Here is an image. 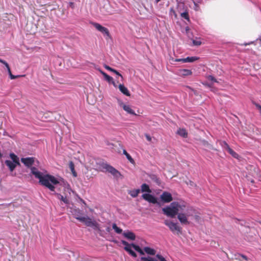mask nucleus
Instances as JSON below:
<instances>
[{
    "instance_id": "obj_1",
    "label": "nucleus",
    "mask_w": 261,
    "mask_h": 261,
    "mask_svg": "<svg viewBox=\"0 0 261 261\" xmlns=\"http://www.w3.org/2000/svg\"><path fill=\"white\" fill-rule=\"evenodd\" d=\"M162 211L164 215L172 218L177 215V219L182 225H189V218L193 216L195 214V210L188 206L184 201L172 202L169 205L163 208Z\"/></svg>"
},
{
    "instance_id": "obj_2",
    "label": "nucleus",
    "mask_w": 261,
    "mask_h": 261,
    "mask_svg": "<svg viewBox=\"0 0 261 261\" xmlns=\"http://www.w3.org/2000/svg\"><path fill=\"white\" fill-rule=\"evenodd\" d=\"M34 161L35 159L33 157L22 158L21 159V163L26 167L30 168L31 173L34 175L35 178L39 180V182L41 185L48 188L51 191L55 192V186L59 183L58 179L53 175L48 174H43L41 172L38 171L36 167H32Z\"/></svg>"
},
{
    "instance_id": "obj_3",
    "label": "nucleus",
    "mask_w": 261,
    "mask_h": 261,
    "mask_svg": "<svg viewBox=\"0 0 261 261\" xmlns=\"http://www.w3.org/2000/svg\"><path fill=\"white\" fill-rule=\"evenodd\" d=\"M74 218L80 222L84 223L87 226L94 228L96 223L87 216H83V211L79 208H73L71 211Z\"/></svg>"
},
{
    "instance_id": "obj_4",
    "label": "nucleus",
    "mask_w": 261,
    "mask_h": 261,
    "mask_svg": "<svg viewBox=\"0 0 261 261\" xmlns=\"http://www.w3.org/2000/svg\"><path fill=\"white\" fill-rule=\"evenodd\" d=\"M95 162L94 168L96 170L114 175V168L105 160L100 158L96 159Z\"/></svg>"
},
{
    "instance_id": "obj_5",
    "label": "nucleus",
    "mask_w": 261,
    "mask_h": 261,
    "mask_svg": "<svg viewBox=\"0 0 261 261\" xmlns=\"http://www.w3.org/2000/svg\"><path fill=\"white\" fill-rule=\"evenodd\" d=\"M164 223L166 226L168 227L170 230L173 233H176L178 234L181 233L182 228L177 223L174 222L170 220L166 219L164 221Z\"/></svg>"
},
{
    "instance_id": "obj_6",
    "label": "nucleus",
    "mask_w": 261,
    "mask_h": 261,
    "mask_svg": "<svg viewBox=\"0 0 261 261\" xmlns=\"http://www.w3.org/2000/svg\"><path fill=\"white\" fill-rule=\"evenodd\" d=\"M91 24L97 31H99L103 34L104 37L107 41H108L109 39L112 40V37L110 36L109 31L107 28L96 22H91Z\"/></svg>"
},
{
    "instance_id": "obj_7",
    "label": "nucleus",
    "mask_w": 261,
    "mask_h": 261,
    "mask_svg": "<svg viewBox=\"0 0 261 261\" xmlns=\"http://www.w3.org/2000/svg\"><path fill=\"white\" fill-rule=\"evenodd\" d=\"M118 104V105L123 108V109L126 111L127 113L133 115H136V114L134 112V110H133L130 107L129 105H126L125 103H124L121 100L118 99H117Z\"/></svg>"
},
{
    "instance_id": "obj_8",
    "label": "nucleus",
    "mask_w": 261,
    "mask_h": 261,
    "mask_svg": "<svg viewBox=\"0 0 261 261\" xmlns=\"http://www.w3.org/2000/svg\"><path fill=\"white\" fill-rule=\"evenodd\" d=\"M161 200L165 203H169L172 201L171 194L168 192H164L160 196Z\"/></svg>"
},
{
    "instance_id": "obj_9",
    "label": "nucleus",
    "mask_w": 261,
    "mask_h": 261,
    "mask_svg": "<svg viewBox=\"0 0 261 261\" xmlns=\"http://www.w3.org/2000/svg\"><path fill=\"white\" fill-rule=\"evenodd\" d=\"M142 197L144 200L147 201L148 202H149L150 203H151L153 204L158 203L156 198L151 194H147V193L143 194L142 195Z\"/></svg>"
},
{
    "instance_id": "obj_10",
    "label": "nucleus",
    "mask_w": 261,
    "mask_h": 261,
    "mask_svg": "<svg viewBox=\"0 0 261 261\" xmlns=\"http://www.w3.org/2000/svg\"><path fill=\"white\" fill-rule=\"evenodd\" d=\"M122 243L123 245L125 246L124 249L127 252H128V253L131 255L132 256L134 257H137V254L132 250V247L130 244H128L127 242L125 241H122Z\"/></svg>"
},
{
    "instance_id": "obj_11",
    "label": "nucleus",
    "mask_w": 261,
    "mask_h": 261,
    "mask_svg": "<svg viewBox=\"0 0 261 261\" xmlns=\"http://www.w3.org/2000/svg\"><path fill=\"white\" fill-rule=\"evenodd\" d=\"M198 59L196 57H188L186 58H180L175 59V61L179 62L181 63H193Z\"/></svg>"
},
{
    "instance_id": "obj_12",
    "label": "nucleus",
    "mask_w": 261,
    "mask_h": 261,
    "mask_svg": "<svg viewBox=\"0 0 261 261\" xmlns=\"http://www.w3.org/2000/svg\"><path fill=\"white\" fill-rule=\"evenodd\" d=\"M192 73L191 70L185 69H179L177 72V74L180 76H187L190 75Z\"/></svg>"
},
{
    "instance_id": "obj_13",
    "label": "nucleus",
    "mask_w": 261,
    "mask_h": 261,
    "mask_svg": "<svg viewBox=\"0 0 261 261\" xmlns=\"http://www.w3.org/2000/svg\"><path fill=\"white\" fill-rule=\"evenodd\" d=\"M123 236L128 240H135L136 239V236L134 233L131 231L124 232Z\"/></svg>"
},
{
    "instance_id": "obj_14",
    "label": "nucleus",
    "mask_w": 261,
    "mask_h": 261,
    "mask_svg": "<svg viewBox=\"0 0 261 261\" xmlns=\"http://www.w3.org/2000/svg\"><path fill=\"white\" fill-rule=\"evenodd\" d=\"M101 74L103 75L105 80L107 81L109 83L112 84L114 85V81H113V79L112 77L109 76L105 72L100 70Z\"/></svg>"
},
{
    "instance_id": "obj_15",
    "label": "nucleus",
    "mask_w": 261,
    "mask_h": 261,
    "mask_svg": "<svg viewBox=\"0 0 261 261\" xmlns=\"http://www.w3.org/2000/svg\"><path fill=\"white\" fill-rule=\"evenodd\" d=\"M119 90L126 96H130V93L126 87H125L123 85L120 84L119 85Z\"/></svg>"
},
{
    "instance_id": "obj_16",
    "label": "nucleus",
    "mask_w": 261,
    "mask_h": 261,
    "mask_svg": "<svg viewBox=\"0 0 261 261\" xmlns=\"http://www.w3.org/2000/svg\"><path fill=\"white\" fill-rule=\"evenodd\" d=\"M5 163L11 171H13L16 167V164L10 160H6Z\"/></svg>"
},
{
    "instance_id": "obj_17",
    "label": "nucleus",
    "mask_w": 261,
    "mask_h": 261,
    "mask_svg": "<svg viewBox=\"0 0 261 261\" xmlns=\"http://www.w3.org/2000/svg\"><path fill=\"white\" fill-rule=\"evenodd\" d=\"M7 67V69L8 70L9 76L11 80L15 79L17 77L23 76L24 75H21V74H17V75H14L12 73L11 68H10V66H6Z\"/></svg>"
},
{
    "instance_id": "obj_18",
    "label": "nucleus",
    "mask_w": 261,
    "mask_h": 261,
    "mask_svg": "<svg viewBox=\"0 0 261 261\" xmlns=\"http://www.w3.org/2000/svg\"><path fill=\"white\" fill-rule=\"evenodd\" d=\"M144 251L148 254L154 255L155 254L156 251L150 247H145L144 248Z\"/></svg>"
},
{
    "instance_id": "obj_19",
    "label": "nucleus",
    "mask_w": 261,
    "mask_h": 261,
    "mask_svg": "<svg viewBox=\"0 0 261 261\" xmlns=\"http://www.w3.org/2000/svg\"><path fill=\"white\" fill-rule=\"evenodd\" d=\"M140 192V189H135L130 191L128 193L133 197H136Z\"/></svg>"
},
{
    "instance_id": "obj_20",
    "label": "nucleus",
    "mask_w": 261,
    "mask_h": 261,
    "mask_svg": "<svg viewBox=\"0 0 261 261\" xmlns=\"http://www.w3.org/2000/svg\"><path fill=\"white\" fill-rule=\"evenodd\" d=\"M150 178L155 182L158 185H160L161 184V181L160 179L154 174H151L149 176Z\"/></svg>"
},
{
    "instance_id": "obj_21",
    "label": "nucleus",
    "mask_w": 261,
    "mask_h": 261,
    "mask_svg": "<svg viewBox=\"0 0 261 261\" xmlns=\"http://www.w3.org/2000/svg\"><path fill=\"white\" fill-rule=\"evenodd\" d=\"M130 245L132 248H133L136 251L138 252L140 254H144L143 251L140 248V247L139 246L136 245L134 244H131Z\"/></svg>"
},
{
    "instance_id": "obj_22",
    "label": "nucleus",
    "mask_w": 261,
    "mask_h": 261,
    "mask_svg": "<svg viewBox=\"0 0 261 261\" xmlns=\"http://www.w3.org/2000/svg\"><path fill=\"white\" fill-rule=\"evenodd\" d=\"M177 133L180 136L186 138L188 136V133L185 129H179Z\"/></svg>"
},
{
    "instance_id": "obj_23",
    "label": "nucleus",
    "mask_w": 261,
    "mask_h": 261,
    "mask_svg": "<svg viewBox=\"0 0 261 261\" xmlns=\"http://www.w3.org/2000/svg\"><path fill=\"white\" fill-rule=\"evenodd\" d=\"M11 159L12 160V162L17 164H19V159L17 155H16L14 153H11L10 154Z\"/></svg>"
},
{
    "instance_id": "obj_24",
    "label": "nucleus",
    "mask_w": 261,
    "mask_h": 261,
    "mask_svg": "<svg viewBox=\"0 0 261 261\" xmlns=\"http://www.w3.org/2000/svg\"><path fill=\"white\" fill-rule=\"evenodd\" d=\"M123 153L125 155L127 160L132 163L134 164L135 161L134 159L132 158V156L126 152L125 149H123Z\"/></svg>"
},
{
    "instance_id": "obj_25",
    "label": "nucleus",
    "mask_w": 261,
    "mask_h": 261,
    "mask_svg": "<svg viewBox=\"0 0 261 261\" xmlns=\"http://www.w3.org/2000/svg\"><path fill=\"white\" fill-rule=\"evenodd\" d=\"M123 177V176L118 170L115 169V179L119 181L122 180Z\"/></svg>"
},
{
    "instance_id": "obj_26",
    "label": "nucleus",
    "mask_w": 261,
    "mask_h": 261,
    "mask_svg": "<svg viewBox=\"0 0 261 261\" xmlns=\"http://www.w3.org/2000/svg\"><path fill=\"white\" fill-rule=\"evenodd\" d=\"M13 261H24V257L21 254H17L16 256L13 258Z\"/></svg>"
},
{
    "instance_id": "obj_27",
    "label": "nucleus",
    "mask_w": 261,
    "mask_h": 261,
    "mask_svg": "<svg viewBox=\"0 0 261 261\" xmlns=\"http://www.w3.org/2000/svg\"><path fill=\"white\" fill-rule=\"evenodd\" d=\"M141 191L142 192H151L149 186L146 184H143L141 185Z\"/></svg>"
},
{
    "instance_id": "obj_28",
    "label": "nucleus",
    "mask_w": 261,
    "mask_h": 261,
    "mask_svg": "<svg viewBox=\"0 0 261 261\" xmlns=\"http://www.w3.org/2000/svg\"><path fill=\"white\" fill-rule=\"evenodd\" d=\"M141 261H158L156 258H154L150 256L148 257H141Z\"/></svg>"
},
{
    "instance_id": "obj_29",
    "label": "nucleus",
    "mask_w": 261,
    "mask_h": 261,
    "mask_svg": "<svg viewBox=\"0 0 261 261\" xmlns=\"http://www.w3.org/2000/svg\"><path fill=\"white\" fill-rule=\"evenodd\" d=\"M228 152L234 158H238L239 155L234 151L232 149L229 148V150H228Z\"/></svg>"
},
{
    "instance_id": "obj_30",
    "label": "nucleus",
    "mask_w": 261,
    "mask_h": 261,
    "mask_svg": "<svg viewBox=\"0 0 261 261\" xmlns=\"http://www.w3.org/2000/svg\"><path fill=\"white\" fill-rule=\"evenodd\" d=\"M180 16L182 18L186 19V20H189V17L188 12L187 11H185L180 14Z\"/></svg>"
},
{
    "instance_id": "obj_31",
    "label": "nucleus",
    "mask_w": 261,
    "mask_h": 261,
    "mask_svg": "<svg viewBox=\"0 0 261 261\" xmlns=\"http://www.w3.org/2000/svg\"><path fill=\"white\" fill-rule=\"evenodd\" d=\"M156 258L158 261H167L164 256L159 254L156 255Z\"/></svg>"
},
{
    "instance_id": "obj_32",
    "label": "nucleus",
    "mask_w": 261,
    "mask_h": 261,
    "mask_svg": "<svg viewBox=\"0 0 261 261\" xmlns=\"http://www.w3.org/2000/svg\"><path fill=\"white\" fill-rule=\"evenodd\" d=\"M221 146L222 147L226 150H228L229 148H230L228 145V144L226 142H222L221 143Z\"/></svg>"
},
{
    "instance_id": "obj_33",
    "label": "nucleus",
    "mask_w": 261,
    "mask_h": 261,
    "mask_svg": "<svg viewBox=\"0 0 261 261\" xmlns=\"http://www.w3.org/2000/svg\"><path fill=\"white\" fill-rule=\"evenodd\" d=\"M58 196L59 199H60L61 201H63L65 203H68V200L66 197H64L61 194H58Z\"/></svg>"
},
{
    "instance_id": "obj_34",
    "label": "nucleus",
    "mask_w": 261,
    "mask_h": 261,
    "mask_svg": "<svg viewBox=\"0 0 261 261\" xmlns=\"http://www.w3.org/2000/svg\"><path fill=\"white\" fill-rule=\"evenodd\" d=\"M193 44L194 45L198 46L201 44V42L200 40H193Z\"/></svg>"
},
{
    "instance_id": "obj_35",
    "label": "nucleus",
    "mask_w": 261,
    "mask_h": 261,
    "mask_svg": "<svg viewBox=\"0 0 261 261\" xmlns=\"http://www.w3.org/2000/svg\"><path fill=\"white\" fill-rule=\"evenodd\" d=\"M207 79H208V80L211 81H212L213 82H215V83L217 82V80L212 75L208 76H207Z\"/></svg>"
},
{
    "instance_id": "obj_36",
    "label": "nucleus",
    "mask_w": 261,
    "mask_h": 261,
    "mask_svg": "<svg viewBox=\"0 0 261 261\" xmlns=\"http://www.w3.org/2000/svg\"><path fill=\"white\" fill-rule=\"evenodd\" d=\"M119 77L122 81L123 79L122 76L117 71L115 70V78L119 79Z\"/></svg>"
},
{
    "instance_id": "obj_37",
    "label": "nucleus",
    "mask_w": 261,
    "mask_h": 261,
    "mask_svg": "<svg viewBox=\"0 0 261 261\" xmlns=\"http://www.w3.org/2000/svg\"><path fill=\"white\" fill-rule=\"evenodd\" d=\"M115 232H116L117 233H119V234L121 233L122 232V230L121 228L117 227L116 224H115Z\"/></svg>"
},
{
    "instance_id": "obj_38",
    "label": "nucleus",
    "mask_w": 261,
    "mask_h": 261,
    "mask_svg": "<svg viewBox=\"0 0 261 261\" xmlns=\"http://www.w3.org/2000/svg\"><path fill=\"white\" fill-rule=\"evenodd\" d=\"M69 166V168L71 171H73L74 170V164L72 162H70Z\"/></svg>"
},
{
    "instance_id": "obj_39",
    "label": "nucleus",
    "mask_w": 261,
    "mask_h": 261,
    "mask_svg": "<svg viewBox=\"0 0 261 261\" xmlns=\"http://www.w3.org/2000/svg\"><path fill=\"white\" fill-rule=\"evenodd\" d=\"M194 9L196 11H198L199 9V6L198 5V4H196L195 2H194Z\"/></svg>"
},
{
    "instance_id": "obj_40",
    "label": "nucleus",
    "mask_w": 261,
    "mask_h": 261,
    "mask_svg": "<svg viewBox=\"0 0 261 261\" xmlns=\"http://www.w3.org/2000/svg\"><path fill=\"white\" fill-rule=\"evenodd\" d=\"M254 105L256 108L259 110L260 114L261 115V106L256 103H255Z\"/></svg>"
},
{
    "instance_id": "obj_41",
    "label": "nucleus",
    "mask_w": 261,
    "mask_h": 261,
    "mask_svg": "<svg viewBox=\"0 0 261 261\" xmlns=\"http://www.w3.org/2000/svg\"><path fill=\"white\" fill-rule=\"evenodd\" d=\"M145 137H146V139L148 141H151V137L148 135V134H145Z\"/></svg>"
},
{
    "instance_id": "obj_42",
    "label": "nucleus",
    "mask_w": 261,
    "mask_h": 261,
    "mask_svg": "<svg viewBox=\"0 0 261 261\" xmlns=\"http://www.w3.org/2000/svg\"><path fill=\"white\" fill-rule=\"evenodd\" d=\"M108 70L114 72V69L111 68L110 66H105Z\"/></svg>"
},
{
    "instance_id": "obj_43",
    "label": "nucleus",
    "mask_w": 261,
    "mask_h": 261,
    "mask_svg": "<svg viewBox=\"0 0 261 261\" xmlns=\"http://www.w3.org/2000/svg\"><path fill=\"white\" fill-rule=\"evenodd\" d=\"M0 63L3 64L4 65H8V64L4 60L0 59Z\"/></svg>"
},
{
    "instance_id": "obj_44",
    "label": "nucleus",
    "mask_w": 261,
    "mask_h": 261,
    "mask_svg": "<svg viewBox=\"0 0 261 261\" xmlns=\"http://www.w3.org/2000/svg\"><path fill=\"white\" fill-rule=\"evenodd\" d=\"M204 145H205L208 148H211V145L207 142H204Z\"/></svg>"
},
{
    "instance_id": "obj_45",
    "label": "nucleus",
    "mask_w": 261,
    "mask_h": 261,
    "mask_svg": "<svg viewBox=\"0 0 261 261\" xmlns=\"http://www.w3.org/2000/svg\"><path fill=\"white\" fill-rule=\"evenodd\" d=\"M71 172L72 173L74 177H76L77 176L76 173L75 172V170H74L73 171H71Z\"/></svg>"
},
{
    "instance_id": "obj_46",
    "label": "nucleus",
    "mask_w": 261,
    "mask_h": 261,
    "mask_svg": "<svg viewBox=\"0 0 261 261\" xmlns=\"http://www.w3.org/2000/svg\"><path fill=\"white\" fill-rule=\"evenodd\" d=\"M241 256L243 258H244L245 259L247 260V256H246L244 255H241Z\"/></svg>"
},
{
    "instance_id": "obj_47",
    "label": "nucleus",
    "mask_w": 261,
    "mask_h": 261,
    "mask_svg": "<svg viewBox=\"0 0 261 261\" xmlns=\"http://www.w3.org/2000/svg\"><path fill=\"white\" fill-rule=\"evenodd\" d=\"M190 185H191V186H194V182H193L192 181H190Z\"/></svg>"
},
{
    "instance_id": "obj_48",
    "label": "nucleus",
    "mask_w": 261,
    "mask_h": 261,
    "mask_svg": "<svg viewBox=\"0 0 261 261\" xmlns=\"http://www.w3.org/2000/svg\"><path fill=\"white\" fill-rule=\"evenodd\" d=\"M111 226H112V228L114 229V223H112Z\"/></svg>"
},
{
    "instance_id": "obj_49",
    "label": "nucleus",
    "mask_w": 261,
    "mask_h": 261,
    "mask_svg": "<svg viewBox=\"0 0 261 261\" xmlns=\"http://www.w3.org/2000/svg\"><path fill=\"white\" fill-rule=\"evenodd\" d=\"M195 219H196V220H198V218H199V216H197V215H195Z\"/></svg>"
},
{
    "instance_id": "obj_50",
    "label": "nucleus",
    "mask_w": 261,
    "mask_h": 261,
    "mask_svg": "<svg viewBox=\"0 0 261 261\" xmlns=\"http://www.w3.org/2000/svg\"><path fill=\"white\" fill-rule=\"evenodd\" d=\"M251 43H245V44H244V45H245V46H246V45H249V44H250Z\"/></svg>"
},
{
    "instance_id": "obj_51",
    "label": "nucleus",
    "mask_w": 261,
    "mask_h": 261,
    "mask_svg": "<svg viewBox=\"0 0 261 261\" xmlns=\"http://www.w3.org/2000/svg\"><path fill=\"white\" fill-rule=\"evenodd\" d=\"M208 86L209 87H211V86H212V84H208Z\"/></svg>"
},
{
    "instance_id": "obj_52",
    "label": "nucleus",
    "mask_w": 261,
    "mask_h": 261,
    "mask_svg": "<svg viewBox=\"0 0 261 261\" xmlns=\"http://www.w3.org/2000/svg\"><path fill=\"white\" fill-rule=\"evenodd\" d=\"M155 1H156V3H158L160 1V0H155Z\"/></svg>"
},
{
    "instance_id": "obj_53",
    "label": "nucleus",
    "mask_w": 261,
    "mask_h": 261,
    "mask_svg": "<svg viewBox=\"0 0 261 261\" xmlns=\"http://www.w3.org/2000/svg\"><path fill=\"white\" fill-rule=\"evenodd\" d=\"M89 96H88V97H87V100H88V101L89 100Z\"/></svg>"
},
{
    "instance_id": "obj_54",
    "label": "nucleus",
    "mask_w": 261,
    "mask_h": 261,
    "mask_svg": "<svg viewBox=\"0 0 261 261\" xmlns=\"http://www.w3.org/2000/svg\"><path fill=\"white\" fill-rule=\"evenodd\" d=\"M73 3H71V6H72Z\"/></svg>"
},
{
    "instance_id": "obj_55",
    "label": "nucleus",
    "mask_w": 261,
    "mask_h": 261,
    "mask_svg": "<svg viewBox=\"0 0 261 261\" xmlns=\"http://www.w3.org/2000/svg\"><path fill=\"white\" fill-rule=\"evenodd\" d=\"M73 3H71V6H72Z\"/></svg>"
},
{
    "instance_id": "obj_56",
    "label": "nucleus",
    "mask_w": 261,
    "mask_h": 261,
    "mask_svg": "<svg viewBox=\"0 0 261 261\" xmlns=\"http://www.w3.org/2000/svg\"><path fill=\"white\" fill-rule=\"evenodd\" d=\"M260 42H261V39H260Z\"/></svg>"
},
{
    "instance_id": "obj_57",
    "label": "nucleus",
    "mask_w": 261,
    "mask_h": 261,
    "mask_svg": "<svg viewBox=\"0 0 261 261\" xmlns=\"http://www.w3.org/2000/svg\"><path fill=\"white\" fill-rule=\"evenodd\" d=\"M260 42H261V39H260Z\"/></svg>"
}]
</instances>
